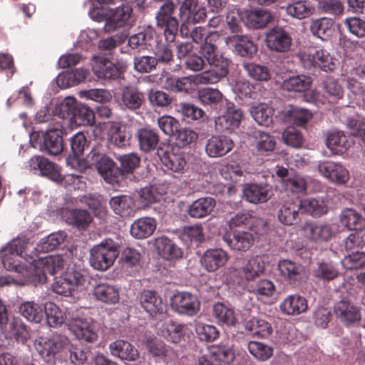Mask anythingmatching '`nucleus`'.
Segmentation results:
<instances>
[{
    "label": "nucleus",
    "instance_id": "0e129e2a",
    "mask_svg": "<svg viewBox=\"0 0 365 365\" xmlns=\"http://www.w3.org/2000/svg\"><path fill=\"white\" fill-rule=\"evenodd\" d=\"M207 354H210L212 358L217 360L219 363L222 361L225 364H230L235 359L232 350L225 345L212 346L209 348Z\"/></svg>",
    "mask_w": 365,
    "mask_h": 365
},
{
    "label": "nucleus",
    "instance_id": "f8f14e48",
    "mask_svg": "<svg viewBox=\"0 0 365 365\" xmlns=\"http://www.w3.org/2000/svg\"><path fill=\"white\" fill-rule=\"evenodd\" d=\"M170 305L176 312L190 317L197 313L200 306L195 295L185 292L175 294L171 299Z\"/></svg>",
    "mask_w": 365,
    "mask_h": 365
},
{
    "label": "nucleus",
    "instance_id": "bb28decb",
    "mask_svg": "<svg viewBox=\"0 0 365 365\" xmlns=\"http://www.w3.org/2000/svg\"><path fill=\"white\" fill-rule=\"evenodd\" d=\"M68 342V339L66 336L54 334L50 338L42 339L39 342V346L42 347L39 353L43 358L50 360L51 357L60 352Z\"/></svg>",
    "mask_w": 365,
    "mask_h": 365
},
{
    "label": "nucleus",
    "instance_id": "c85d7f7f",
    "mask_svg": "<svg viewBox=\"0 0 365 365\" xmlns=\"http://www.w3.org/2000/svg\"><path fill=\"white\" fill-rule=\"evenodd\" d=\"M155 247L159 255L166 260H177L182 257V250L167 237L162 236L156 238Z\"/></svg>",
    "mask_w": 365,
    "mask_h": 365
},
{
    "label": "nucleus",
    "instance_id": "f704fd0d",
    "mask_svg": "<svg viewBox=\"0 0 365 365\" xmlns=\"http://www.w3.org/2000/svg\"><path fill=\"white\" fill-rule=\"evenodd\" d=\"M245 25L252 29H262L272 20V15L266 10H247L244 11Z\"/></svg>",
    "mask_w": 365,
    "mask_h": 365
},
{
    "label": "nucleus",
    "instance_id": "72a5a7b5",
    "mask_svg": "<svg viewBox=\"0 0 365 365\" xmlns=\"http://www.w3.org/2000/svg\"><path fill=\"white\" fill-rule=\"evenodd\" d=\"M307 299L297 294L287 296L280 304L282 312L287 315H298L307 309Z\"/></svg>",
    "mask_w": 365,
    "mask_h": 365
},
{
    "label": "nucleus",
    "instance_id": "aec40b11",
    "mask_svg": "<svg viewBox=\"0 0 365 365\" xmlns=\"http://www.w3.org/2000/svg\"><path fill=\"white\" fill-rule=\"evenodd\" d=\"M302 230L305 237L314 242H327L333 234L329 224L320 222H306Z\"/></svg>",
    "mask_w": 365,
    "mask_h": 365
},
{
    "label": "nucleus",
    "instance_id": "b1692460",
    "mask_svg": "<svg viewBox=\"0 0 365 365\" xmlns=\"http://www.w3.org/2000/svg\"><path fill=\"white\" fill-rule=\"evenodd\" d=\"M132 13L133 9L128 4H123L121 6L117 7L110 16L106 19L104 25L105 31L113 32L128 24Z\"/></svg>",
    "mask_w": 365,
    "mask_h": 365
},
{
    "label": "nucleus",
    "instance_id": "37998d69",
    "mask_svg": "<svg viewBox=\"0 0 365 365\" xmlns=\"http://www.w3.org/2000/svg\"><path fill=\"white\" fill-rule=\"evenodd\" d=\"M232 146L231 138H209L205 150L210 157L216 158L227 153Z\"/></svg>",
    "mask_w": 365,
    "mask_h": 365
},
{
    "label": "nucleus",
    "instance_id": "052dcab7",
    "mask_svg": "<svg viewBox=\"0 0 365 365\" xmlns=\"http://www.w3.org/2000/svg\"><path fill=\"white\" fill-rule=\"evenodd\" d=\"M243 68L248 76L255 81H267L271 78L270 70L265 66L245 63Z\"/></svg>",
    "mask_w": 365,
    "mask_h": 365
},
{
    "label": "nucleus",
    "instance_id": "a878e982",
    "mask_svg": "<svg viewBox=\"0 0 365 365\" xmlns=\"http://www.w3.org/2000/svg\"><path fill=\"white\" fill-rule=\"evenodd\" d=\"M302 207L298 197L285 200L278 212V220L284 225H292L299 220Z\"/></svg>",
    "mask_w": 365,
    "mask_h": 365
},
{
    "label": "nucleus",
    "instance_id": "ea45409f",
    "mask_svg": "<svg viewBox=\"0 0 365 365\" xmlns=\"http://www.w3.org/2000/svg\"><path fill=\"white\" fill-rule=\"evenodd\" d=\"M96 299L107 304H115L119 301L118 289L106 283L97 284L93 289Z\"/></svg>",
    "mask_w": 365,
    "mask_h": 365
},
{
    "label": "nucleus",
    "instance_id": "9b49d317",
    "mask_svg": "<svg viewBox=\"0 0 365 365\" xmlns=\"http://www.w3.org/2000/svg\"><path fill=\"white\" fill-rule=\"evenodd\" d=\"M336 317L346 326L357 325L361 320V308L348 299H341L334 305Z\"/></svg>",
    "mask_w": 365,
    "mask_h": 365
},
{
    "label": "nucleus",
    "instance_id": "2eb2a0df",
    "mask_svg": "<svg viewBox=\"0 0 365 365\" xmlns=\"http://www.w3.org/2000/svg\"><path fill=\"white\" fill-rule=\"evenodd\" d=\"M222 240L231 250L246 252L254 245L255 237L250 232L235 230L226 232L222 236Z\"/></svg>",
    "mask_w": 365,
    "mask_h": 365
},
{
    "label": "nucleus",
    "instance_id": "473e14b6",
    "mask_svg": "<svg viewBox=\"0 0 365 365\" xmlns=\"http://www.w3.org/2000/svg\"><path fill=\"white\" fill-rule=\"evenodd\" d=\"M216 201L210 197H200L195 200L187 208V214L192 218L201 219L211 214Z\"/></svg>",
    "mask_w": 365,
    "mask_h": 365
},
{
    "label": "nucleus",
    "instance_id": "6e6552de",
    "mask_svg": "<svg viewBox=\"0 0 365 365\" xmlns=\"http://www.w3.org/2000/svg\"><path fill=\"white\" fill-rule=\"evenodd\" d=\"M85 282L86 276L81 271L68 268L59 277L56 278L51 289L58 294L68 297Z\"/></svg>",
    "mask_w": 365,
    "mask_h": 365
},
{
    "label": "nucleus",
    "instance_id": "79ce46f5",
    "mask_svg": "<svg viewBox=\"0 0 365 365\" xmlns=\"http://www.w3.org/2000/svg\"><path fill=\"white\" fill-rule=\"evenodd\" d=\"M29 143L34 148L39 145V150L51 155H57L63 150V138H29Z\"/></svg>",
    "mask_w": 365,
    "mask_h": 365
},
{
    "label": "nucleus",
    "instance_id": "393cba45",
    "mask_svg": "<svg viewBox=\"0 0 365 365\" xmlns=\"http://www.w3.org/2000/svg\"><path fill=\"white\" fill-rule=\"evenodd\" d=\"M68 327L73 335L82 341L94 343L98 340V336L97 332L86 319H73Z\"/></svg>",
    "mask_w": 365,
    "mask_h": 365
},
{
    "label": "nucleus",
    "instance_id": "e433bc0d",
    "mask_svg": "<svg viewBox=\"0 0 365 365\" xmlns=\"http://www.w3.org/2000/svg\"><path fill=\"white\" fill-rule=\"evenodd\" d=\"M88 74V71L83 68H76L65 71L56 77V83L61 88L75 86L83 82Z\"/></svg>",
    "mask_w": 365,
    "mask_h": 365
},
{
    "label": "nucleus",
    "instance_id": "4468645a",
    "mask_svg": "<svg viewBox=\"0 0 365 365\" xmlns=\"http://www.w3.org/2000/svg\"><path fill=\"white\" fill-rule=\"evenodd\" d=\"M242 118L243 113L240 108L229 106L225 113L215 120V130L219 133L230 134L239 128Z\"/></svg>",
    "mask_w": 365,
    "mask_h": 365
},
{
    "label": "nucleus",
    "instance_id": "13d9d810",
    "mask_svg": "<svg viewBox=\"0 0 365 365\" xmlns=\"http://www.w3.org/2000/svg\"><path fill=\"white\" fill-rule=\"evenodd\" d=\"M250 113L259 125L267 126L272 121V110L267 104L260 103L252 106Z\"/></svg>",
    "mask_w": 365,
    "mask_h": 365
},
{
    "label": "nucleus",
    "instance_id": "dca6fc26",
    "mask_svg": "<svg viewBox=\"0 0 365 365\" xmlns=\"http://www.w3.org/2000/svg\"><path fill=\"white\" fill-rule=\"evenodd\" d=\"M228 259V254L222 249H208L201 257L200 264L207 272H214L224 267Z\"/></svg>",
    "mask_w": 365,
    "mask_h": 365
},
{
    "label": "nucleus",
    "instance_id": "864d4df0",
    "mask_svg": "<svg viewBox=\"0 0 365 365\" xmlns=\"http://www.w3.org/2000/svg\"><path fill=\"white\" fill-rule=\"evenodd\" d=\"M314 275L319 280L329 282L339 277V271L333 262H322L317 264Z\"/></svg>",
    "mask_w": 365,
    "mask_h": 365
},
{
    "label": "nucleus",
    "instance_id": "39448f33",
    "mask_svg": "<svg viewBox=\"0 0 365 365\" xmlns=\"http://www.w3.org/2000/svg\"><path fill=\"white\" fill-rule=\"evenodd\" d=\"M65 260L61 255H49L41 258L36 262L32 274L31 281L37 284H45L47 282V274L54 275L64 268Z\"/></svg>",
    "mask_w": 365,
    "mask_h": 365
},
{
    "label": "nucleus",
    "instance_id": "a211bd4d",
    "mask_svg": "<svg viewBox=\"0 0 365 365\" xmlns=\"http://www.w3.org/2000/svg\"><path fill=\"white\" fill-rule=\"evenodd\" d=\"M318 170L323 176L338 185H344L349 179V171L339 163L324 161L319 164Z\"/></svg>",
    "mask_w": 365,
    "mask_h": 365
},
{
    "label": "nucleus",
    "instance_id": "a18cd8bd",
    "mask_svg": "<svg viewBox=\"0 0 365 365\" xmlns=\"http://www.w3.org/2000/svg\"><path fill=\"white\" fill-rule=\"evenodd\" d=\"M310 31L314 36L327 40L334 34V21L325 17L316 19L311 23Z\"/></svg>",
    "mask_w": 365,
    "mask_h": 365
},
{
    "label": "nucleus",
    "instance_id": "412c9836",
    "mask_svg": "<svg viewBox=\"0 0 365 365\" xmlns=\"http://www.w3.org/2000/svg\"><path fill=\"white\" fill-rule=\"evenodd\" d=\"M168 140L169 143L165 145V148L159 146L157 148V154L168 169L174 172H180L184 169L186 165L185 160L181 154L175 153L174 149L170 147L172 141Z\"/></svg>",
    "mask_w": 365,
    "mask_h": 365
},
{
    "label": "nucleus",
    "instance_id": "de8ad7c7",
    "mask_svg": "<svg viewBox=\"0 0 365 365\" xmlns=\"http://www.w3.org/2000/svg\"><path fill=\"white\" fill-rule=\"evenodd\" d=\"M312 83L310 76L297 75L285 79L282 83V88L287 91L303 92L309 88Z\"/></svg>",
    "mask_w": 365,
    "mask_h": 365
},
{
    "label": "nucleus",
    "instance_id": "e2e57ef3",
    "mask_svg": "<svg viewBox=\"0 0 365 365\" xmlns=\"http://www.w3.org/2000/svg\"><path fill=\"white\" fill-rule=\"evenodd\" d=\"M250 353L257 359L264 361L273 354V349L262 342L251 341L247 344Z\"/></svg>",
    "mask_w": 365,
    "mask_h": 365
},
{
    "label": "nucleus",
    "instance_id": "680f3d73",
    "mask_svg": "<svg viewBox=\"0 0 365 365\" xmlns=\"http://www.w3.org/2000/svg\"><path fill=\"white\" fill-rule=\"evenodd\" d=\"M242 23L245 24L244 11L233 9L230 10L226 16L227 28L230 33L238 34L242 32Z\"/></svg>",
    "mask_w": 365,
    "mask_h": 365
},
{
    "label": "nucleus",
    "instance_id": "cd10ccee",
    "mask_svg": "<svg viewBox=\"0 0 365 365\" xmlns=\"http://www.w3.org/2000/svg\"><path fill=\"white\" fill-rule=\"evenodd\" d=\"M141 307L151 317L163 313L164 306L161 297L153 290H143L138 296Z\"/></svg>",
    "mask_w": 365,
    "mask_h": 365
},
{
    "label": "nucleus",
    "instance_id": "bf43d9fd",
    "mask_svg": "<svg viewBox=\"0 0 365 365\" xmlns=\"http://www.w3.org/2000/svg\"><path fill=\"white\" fill-rule=\"evenodd\" d=\"M93 218L86 210L74 209L68 213V223L77 227L78 229H86L91 222Z\"/></svg>",
    "mask_w": 365,
    "mask_h": 365
},
{
    "label": "nucleus",
    "instance_id": "49530a36",
    "mask_svg": "<svg viewBox=\"0 0 365 365\" xmlns=\"http://www.w3.org/2000/svg\"><path fill=\"white\" fill-rule=\"evenodd\" d=\"M302 213L305 212L314 217H319L328 212V207L323 200L306 198L299 200Z\"/></svg>",
    "mask_w": 365,
    "mask_h": 365
},
{
    "label": "nucleus",
    "instance_id": "3c124183",
    "mask_svg": "<svg viewBox=\"0 0 365 365\" xmlns=\"http://www.w3.org/2000/svg\"><path fill=\"white\" fill-rule=\"evenodd\" d=\"M143 98V94L136 88L127 87L122 92V104L125 108L134 110L141 106Z\"/></svg>",
    "mask_w": 365,
    "mask_h": 365
},
{
    "label": "nucleus",
    "instance_id": "338daca9",
    "mask_svg": "<svg viewBox=\"0 0 365 365\" xmlns=\"http://www.w3.org/2000/svg\"><path fill=\"white\" fill-rule=\"evenodd\" d=\"M196 334L201 341L212 342L219 337L220 332L217 328L210 324L198 323L195 328Z\"/></svg>",
    "mask_w": 365,
    "mask_h": 365
},
{
    "label": "nucleus",
    "instance_id": "ddd939ff",
    "mask_svg": "<svg viewBox=\"0 0 365 365\" xmlns=\"http://www.w3.org/2000/svg\"><path fill=\"white\" fill-rule=\"evenodd\" d=\"M28 163L29 169L34 173L38 172L41 175L54 182H58L61 179L58 166L43 156L35 155L29 160Z\"/></svg>",
    "mask_w": 365,
    "mask_h": 365
},
{
    "label": "nucleus",
    "instance_id": "58836bf2",
    "mask_svg": "<svg viewBox=\"0 0 365 365\" xmlns=\"http://www.w3.org/2000/svg\"><path fill=\"white\" fill-rule=\"evenodd\" d=\"M340 222L349 230L361 231L365 229V218L355 210L346 208L341 212Z\"/></svg>",
    "mask_w": 365,
    "mask_h": 365
},
{
    "label": "nucleus",
    "instance_id": "774afa93",
    "mask_svg": "<svg viewBox=\"0 0 365 365\" xmlns=\"http://www.w3.org/2000/svg\"><path fill=\"white\" fill-rule=\"evenodd\" d=\"M347 269L356 270L365 268V252H353L345 257L343 261Z\"/></svg>",
    "mask_w": 365,
    "mask_h": 365
},
{
    "label": "nucleus",
    "instance_id": "4c0bfd02",
    "mask_svg": "<svg viewBox=\"0 0 365 365\" xmlns=\"http://www.w3.org/2000/svg\"><path fill=\"white\" fill-rule=\"evenodd\" d=\"M243 196L247 202L253 204L265 202L269 198L267 187L255 183L244 185Z\"/></svg>",
    "mask_w": 365,
    "mask_h": 365
},
{
    "label": "nucleus",
    "instance_id": "f257e3e1",
    "mask_svg": "<svg viewBox=\"0 0 365 365\" xmlns=\"http://www.w3.org/2000/svg\"><path fill=\"white\" fill-rule=\"evenodd\" d=\"M53 113L62 120L49 125L45 131L34 130L29 137H63L69 135L68 131L73 126L90 125L95 118L92 110L73 97L66 98L55 107Z\"/></svg>",
    "mask_w": 365,
    "mask_h": 365
},
{
    "label": "nucleus",
    "instance_id": "5701e85b",
    "mask_svg": "<svg viewBox=\"0 0 365 365\" xmlns=\"http://www.w3.org/2000/svg\"><path fill=\"white\" fill-rule=\"evenodd\" d=\"M158 125L164 134L177 137H198L200 133L188 128H180L179 122L172 116L163 115L158 119Z\"/></svg>",
    "mask_w": 365,
    "mask_h": 365
},
{
    "label": "nucleus",
    "instance_id": "7ed1b4c3",
    "mask_svg": "<svg viewBox=\"0 0 365 365\" xmlns=\"http://www.w3.org/2000/svg\"><path fill=\"white\" fill-rule=\"evenodd\" d=\"M118 255L119 245L106 238L91 249L89 262L95 269L106 271L113 264Z\"/></svg>",
    "mask_w": 365,
    "mask_h": 365
},
{
    "label": "nucleus",
    "instance_id": "c03bdc74",
    "mask_svg": "<svg viewBox=\"0 0 365 365\" xmlns=\"http://www.w3.org/2000/svg\"><path fill=\"white\" fill-rule=\"evenodd\" d=\"M213 316L217 323L221 325L234 327L237 322L233 309L220 302L213 305Z\"/></svg>",
    "mask_w": 365,
    "mask_h": 365
},
{
    "label": "nucleus",
    "instance_id": "09e8293b",
    "mask_svg": "<svg viewBox=\"0 0 365 365\" xmlns=\"http://www.w3.org/2000/svg\"><path fill=\"white\" fill-rule=\"evenodd\" d=\"M66 236L64 232H53L42 238L37 244L36 250L43 253L51 252L65 241Z\"/></svg>",
    "mask_w": 365,
    "mask_h": 365
},
{
    "label": "nucleus",
    "instance_id": "603ef678",
    "mask_svg": "<svg viewBox=\"0 0 365 365\" xmlns=\"http://www.w3.org/2000/svg\"><path fill=\"white\" fill-rule=\"evenodd\" d=\"M314 9L307 1H295L286 6L287 14L295 19H303L312 14Z\"/></svg>",
    "mask_w": 365,
    "mask_h": 365
},
{
    "label": "nucleus",
    "instance_id": "2f4dec72",
    "mask_svg": "<svg viewBox=\"0 0 365 365\" xmlns=\"http://www.w3.org/2000/svg\"><path fill=\"white\" fill-rule=\"evenodd\" d=\"M154 36L155 31L153 29H141L128 38V45L130 49L140 52L151 46Z\"/></svg>",
    "mask_w": 365,
    "mask_h": 365
},
{
    "label": "nucleus",
    "instance_id": "f3484780",
    "mask_svg": "<svg viewBox=\"0 0 365 365\" xmlns=\"http://www.w3.org/2000/svg\"><path fill=\"white\" fill-rule=\"evenodd\" d=\"M227 46L232 48L233 51L242 57H251L257 52V46L247 35L234 34L225 38Z\"/></svg>",
    "mask_w": 365,
    "mask_h": 365
},
{
    "label": "nucleus",
    "instance_id": "1a4fd4ad",
    "mask_svg": "<svg viewBox=\"0 0 365 365\" xmlns=\"http://www.w3.org/2000/svg\"><path fill=\"white\" fill-rule=\"evenodd\" d=\"M283 113L295 126L287 127L282 133V137H303V131L305 130L304 125L312 118V113L308 109L293 106L286 108Z\"/></svg>",
    "mask_w": 365,
    "mask_h": 365
},
{
    "label": "nucleus",
    "instance_id": "6e6d98bb",
    "mask_svg": "<svg viewBox=\"0 0 365 365\" xmlns=\"http://www.w3.org/2000/svg\"><path fill=\"white\" fill-rule=\"evenodd\" d=\"M245 329L252 335L262 338L269 336L272 331V328L269 323L265 320L257 318H252L247 321L245 324Z\"/></svg>",
    "mask_w": 365,
    "mask_h": 365
},
{
    "label": "nucleus",
    "instance_id": "5fc2aeb1",
    "mask_svg": "<svg viewBox=\"0 0 365 365\" xmlns=\"http://www.w3.org/2000/svg\"><path fill=\"white\" fill-rule=\"evenodd\" d=\"M46 322L49 327H57L64 323L65 312L56 304L48 302L44 305V312Z\"/></svg>",
    "mask_w": 365,
    "mask_h": 365
},
{
    "label": "nucleus",
    "instance_id": "c9c22d12",
    "mask_svg": "<svg viewBox=\"0 0 365 365\" xmlns=\"http://www.w3.org/2000/svg\"><path fill=\"white\" fill-rule=\"evenodd\" d=\"M157 223L153 217H141L134 221L130 227V235L138 239L150 236L156 229Z\"/></svg>",
    "mask_w": 365,
    "mask_h": 365
},
{
    "label": "nucleus",
    "instance_id": "9d476101",
    "mask_svg": "<svg viewBox=\"0 0 365 365\" xmlns=\"http://www.w3.org/2000/svg\"><path fill=\"white\" fill-rule=\"evenodd\" d=\"M280 276L292 287H299L307 278L304 267L299 263L289 260H279L277 264Z\"/></svg>",
    "mask_w": 365,
    "mask_h": 365
},
{
    "label": "nucleus",
    "instance_id": "69168bd1",
    "mask_svg": "<svg viewBox=\"0 0 365 365\" xmlns=\"http://www.w3.org/2000/svg\"><path fill=\"white\" fill-rule=\"evenodd\" d=\"M324 92L331 103L336 102L343 96L341 86L334 78H327L323 83Z\"/></svg>",
    "mask_w": 365,
    "mask_h": 365
},
{
    "label": "nucleus",
    "instance_id": "20e7f679",
    "mask_svg": "<svg viewBox=\"0 0 365 365\" xmlns=\"http://www.w3.org/2000/svg\"><path fill=\"white\" fill-rule=\"evenodd\" d=\"M299 59L304 69L314 71L316 68L328 72L336 68L337 60L324 49L309 48L299 54Z\"/></svg>",
    "mask_w": 365,
    "mask_h": 365
},
{
    "label": "nucleus",
    "instance_id": "4be33fe9",
    "mask_svg": "<svg viewBox=\"0 0 365 365\" xmlns=\"http://www.w3.org/2000/svg\"><path fill=\"white\" fill-rule=\"evenodd\" d=\"M121 68L106 58H96L92 65L93 73L104 80H115L121 75Z\"/></svg>",
    "mask_w": 365,
    "mask_h": 365
},
{
    "label": "nucleus",
    "instance_id": "f03ea898",
    "mask_svg": "<svg viewBox=\"0 0 365 365\" xmlns=\"http://www.w3.org/2000/svg\"><path fill=\"white\" fill-rule=\"evenodd\" d=\"M220 36V34L218 31H211L206 41L200 46V53L210 65L211 68L197 74L196 81L198 82L207 84L215 83L228 74L230 61L220 53L216 44Z\"/></svg>",
    "mask_w": 365,
    "mask_h": 365
},
{
    "label": "nucleus",
    "instance_id": "0eeeda50",
    "mask_svg": "<svg viewBox=\"0 0 365 365\" xmlns=\"http://www.w3.org/2000/svg\"><path fill=\"white\" fill-rule=\"evenodd\" d=\"M176 6L173 1L163 3L155 14L158 28L163 30L167 42H173L178 30V22L174 16Z\"/></svg>",
    "mask_w": 365,
    "mask_h": 365
},
{
    "label": "nucleus",
    "instance_id": "4d7b16f0",
    "mask_svg": "<svg viewBox=\"0 0 365 365\" xmlns=\"http://www.w3.org/2000/svg\"><path fill=\"white\" fill-rule=\"evenodd\" d=\"M19 312L28 321L34 323L40 322L43 317L42 307L33 302L23 303L19 307Z\"/></svg>",
    "mask_w": 365,
    "mask_h": 365
},
{
    "label": "nucleus",
    "instance_id": "6ab92c4d",
    "mask_svg": "<svg viewBox=\"0 0 365 365\" xmlns=\"http://www.w3.org/2000/svg\"><path fill=\"white\" fill-rule=\"evenodd\" d=\"M266 42L269 48L277 52L288 51L292 44L289 33L282 27H274L266 34Z\"/></svg>",
    "mask_w": 365,
    "mask_h": 365
},
{
    "label": "nucleus",
    "instance_id": "7c9ffc66",
    "mask_svg": "<svg viewBox=\"0 0 365 365\" xmlns=\"http://www.w3.org/2000/svg\"><path fill=\"white\" fill-rule=\"evenodd\" d=\"M113 212L122 217H133L136 207L133 198L128 195L113 197L109 202Z\"/></svg>",
    "mask_w": 365,
    "mask_h": 365
},
{
    "label": "nucleus",
    "instance_id": "8fccbe9b",
    "mask_svg": "<svg viewBox=\"0 0 365 365\" xmlns=\"http://www.w3.org/2000/svg\"><path fill=\"white\" fill-rule=\"evenodd\" d=\"M264 271V263L258 257L250 259L247 262L240 268L239 273L247 281H252Z\"/></svg>",
    "mask_w": 365,
    "mask_h": 365
},
{
    "label": "nucleus",
    "instance_id": "a19ab883",
    "mask_svg": "<svg viewBox=\"0 0 365 365\" xmlns=\"http://www.w3.org/2000/svg\"><path fill=\"white\" fill-rule=\"evenodd\" d=\"M185 326L173 320L165 322L160 329V334L168 341L179 344L184 338Z\"/></svg>",
    "mask_w": 365,
    "mask_h": 365
},
{
    "label": "nucleus",
    "instance_id": "423d86ee",
    "mask_svg": "<svg viewBox=\"0 0 365 365\" xmlns=\"http://www.w3.org/2000/svg\"><path fill=\"white\" fill-rule=\"evenodd\" d=\"M89 155H91L92 163L103 180L113 185H119L123 180L121 168L105 154L96 153L91 150Z\"/></svg>",
    "mask_w": 365,
    "mask_h": 365
},
{
    "label": "nucleus",
    "instance_id": "c756f323",
    "mask_svg": "<svg viewBox=\"0 0 365 365\" xmlns=\"http://www.w3.org/2000/svg\"><path fill=\"white\" fill-rule=\"evenodd\" d=\"M111 354L122 360L134 361L138 359V349L130 342L125 340H116L109 345Z\"/></svg>",
    "mask_w": 365,
    "mask_h": 365
}]
</instances>
